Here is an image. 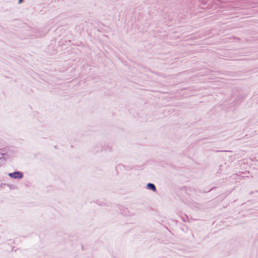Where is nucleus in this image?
<instances>
[{
	"mask_svg": "<svg viewBox=\"0 0 258 258\" xmlns=\"http://www.w3.org/2000/svg\"><path fill=\"white\" fill-rule=\"evenodd\" d=\"M9 176L13 178H22L23 174L20 172H15L14 173H11L9 174Z\"/></svg>",
	"mask_w": 258,
	"mask_h": 258,
	"instance_id": "obj_1",
	"label": "nucleus"
},
{
	"mask_svg": "<svg viewBox=\"0 0 258 258\" xmlns=\"http://www.w3.org/2000/svg\"><path fill=\"white\" fill-rule=\"evenodd\" d=\"M147 187H148L149 188H150V189H152L153 191H155L156 190V187H155V186L153 184H152V183H148V184H147Z\"/></svg>",
	"mask_w": 258,
	"mask_h": 258,
	"instance_id": "obj_2",
	"label": "nucleus"
},
{
	"mask_svg": "<svg viewBox=\"0 0 258 258\" xmlns=\"http://www.w3.org/2000/svg\"><path fill=\"white\" fill-rule=\"evenodd\" d=\"M4 154H0V159L2 158V156Z\"/></svg>",
	"mask_w": 258,
	"mask_h": 258,
	"instance_id": "obj_3",
	"label": "nucleus"
},
{
	"mask_svg": "<svg viewBox=\"0 0 258 258\" xmlns=\"http://www.w3.org/2000/svg\"><path fill=\"white\" fill-rule=\"evenodd\" d=\"M22 2V0H20V3H21Z\"/></svg>",
	"mask_w": 258,
	"mask_h": 258,
	"instance_id": "obj_4",
	"label": "nucleus"
}]
</instances>
